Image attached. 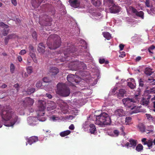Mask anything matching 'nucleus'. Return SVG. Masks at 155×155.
Listing matches in <instances>:
<instances>
[{
    "label": "nucleus",
    "mask_w": 155,
    "mask_h": 155,
    "mask_svg": "<svg viewBox=\"0 0 155 155\" xmlns=\"http://www.w3.org/2000/svg\"><path fill=\"white\" fill-rule=\"evenodd\" d=\"M145 4L146 5L147 7H150V0H146L145 2Z\"/></svg>",
    "instance_id": "50"
},
{
    "label": "nucleus",
    "mask_w": 155,
    "mask_h": 155,
    "mask_svg": "<svg viewBox=\"0 0 155 155\" xmlns=\"http://www.w3.org/2000/svg\"><path fill=\"white\" fill-rule=\"evenodd\" d=\"M69 128L70 130H74V127L73 124H71L69 127Z\"/></svg>",
    "instance_id": "58"
},
{
    "label": "nucleus",
    "mask_w": 155,
    "mask_h": 155,
    "mask_svg": "<svg viewBox=\"0 0 155 155\" xmlns=\"http://www.w3.org/2000/svg\"><path fill=\"white\" fill-rule=\"evenodd\" d=\"M120 130L123 133V135L124 136L125 135V134L124 132V127L123 126H122L120 127Z\"/></svg>",
    "instance_id": "57"
},
{
    "label": "nucleus",
    "mask_w": 155,
    "mask_h": 155,
    "mask_svg": "<svg viewBox=\"0 0 155 155\" xmlns=\"http://www.w3.org/2000/svg\"><path fill=\"white\" fill-rule=\"evenodd\" d=\"M152 70L150 68H147L145 69L144 73L147 76H150L153 72L152 71Z\"/></svg>",
    "instance_id": "30"
},
{
    "label": "nucleus",
    "mask_w": 155,
    "mask_h": 155,
    "mask_svg": "<svg viewBox=\"0 0 155 155\" xmlns=\"http://www.w3.org/2000/svg\"><path fill=\"white\" fill-rule=\"evenodd\" d=\"M56 107V105L54 102L50 101L48 102L47 109L48 110H54Z\"/></svg>",
    "instance_id": "19"
},
{
    "label": "nucleus",
    "mask_w": 155,
    "mask_h": 155,
    "mask_svg": "<svg viewBox=\"0 0 155 155\" xmlns=\"http://www.w3.org/2000/svg\"><path fill=\"white\" fill-rule=\"evenodd\" d=\"M46 107V103L45 101L39 100L38 101V111L42 112V114L43 115H42V116H43V115L45 114V113L43 112Z\"/></svg>",
    "instance_id": "11"
},
{
    "label": "nucleus",
    "mask_w": 155,
    "mask_h": 155,
    "mask_svg": "<svg viewBox=\"0 0 155 155\" xmlns=\"http://www.w3.org/2000/svg\"><path fill=\"white\" fill-rule=\"evenodd\" d=\"M141 57L140 56H138L136 58V61H139L141 59Z\"/></svg>",
    "instance_id": "63"
},
{
    "label": "nucleus",
    "mask_w": 155,
    "mask_h": 155,
    "mask_svg": "<svg viewBox=\"0 0 155 155\" xmlns=\"http://www.w3.org/2000/svg\"><path fill=\"white\" fill-rule=\"evenodd\" d=\"M32 68L31 66H28L26 69L27 73L29 74H31L32 72Z\"/></svg>",
    "instance_id": "40"
},
{
    "label": "nucleus",
    "mask_w": 155,
    "mask_h": 155,
    "mask_svg": "<svg viewBox=\"0 0 155 155\" xmlns=\"http://www.w3.org/2000/svg\"><path fill=\"white\" fill-rule=\"evenodd\" d=\"M132 118L130 117H127L125 118V123L127 125L129 124L131 122Z\"/></svg>",
    "instance_id": "36"
},
{
    "label": "nucleus",
    "mask_w": 155,
    "mask_h": 155,
    "mask_svg": "<svg viewBox=\"0 0 155 155\" xmlns=\"http://www.w3.org/2000/svg\"><path fill=\"white\" fill-rule=\"evenodd\" d=\"M57 94L63 97L69 96L71 93L70 88L64 83H59L57 85Z\"/></svg>",
    "instance_id": "5"
},
{
    "label": "nucleus",
    "mask_w": 155,
    "mask_h": 155,
    "mask_svg": "<svg viewBox=\"0 0 155 155\" xmlns=\"http://www.w3.org/2000/svg\"><path fill=\"white\" fill-rule=\"evenodd\" d=\"M155 48V46L154 45H152L149 48H148V51L149 52L152 54H153V50Z\"/></svg>",
    "instance_id": "39"
},
{
    "label": "nucleus",
    "mask_w": 155,
    "mask_h": 155,
    "mask_svg": "<svg viewBox=\"0 0 155 155\" xmlns=\"http://www.w3.org/2000/svg\"><path fill=\"white\" fill-rule=\"evenodd\" d=\"M16 35L14 34L8 35L5 38L4 42L5 45H7L10 39L15 38L16 37Z\"/></svg>",
    "instance_id": "17"
},
{
    "label": "nucleus",
    "mask_w": 155,
    "mask_h": 155,
    "mask_svg": "<svg viewBox=\"0 0 155 155\" xmlns=\"http://www.w3.org/2000/svg\"><path fill=\"white\" fill-rule=\"evenodd\" d=\"M125 146H126L127 147V148H128V147H130V142H127V143L125 144Z\"/></svg>",
    "instance_id": "61"
},
{
    "label": "nucleus",
    "mask_w": 155,
    "mask_h": 155,
    "mask_svg": "<svg viewBox=\"0 0 155 155\" xmlns=\"http://www.w3.org/2000/svg\"><path fill=\"white\" fill-rule=\"evenodd\" d=\"M35 89L34 88H31L28 89L27 90V92L28 94H31L33 93L35 91Z\"/></svg>",
    "instance_id": "43"
},
{
    "label": "nucleus",
    "mask_w": 155,
    "mask_h": 155,
    "mask_svg": "<svg viewBox=\"0 0 155 155\" xmlns=\"http://www.w3.org/2000/svg\"><path fill=\"white\" fill-rule=\"evenodd\" d=\"M11 2L15 6H16L17 5V2L16 0H11Z\"/></svg>",
    "instance_id": "54"
},
{
    "label": "nucleus",
    "mask_w": 155,
    "mask_h": 155,
    "mask_svg": "<svg viewBox=\"0 0 155 155\" xmlns=\"http://www.w3.org/2000/svg\"><path fill=\"white\" fill-rule=\"evenodd\" d=\"M143 149V146L141 144H138L136 147V150L138 152L141 151Z\"/></svg>",
    "instance_id": "33"
},
{
    "label": "nucleus",
    "mask_w": 155,
    "mask_h": 155,
    "mask_svg": "<svg viewBox=\"0 0 155 155\" xmlns=\"http://www.w3.org/2000/svg\"><path fill=\"white\" fill-rule=\"evenodd\" d=\"M148 81H152V82H150V85H155V79H153L152 78H149L148 79Z\"/></svg>",
    "instance_id": "46"
},
{
    "label": "nucleus",
    "mask_w": 155,
    "mask_h": 155,
    "mask_svg": "<svg viewBox=\"0 0 155 155\" xmlns=\"http://www.w3.org/2000/svg\"><path fill=\"white\" fill-rule=\"evenodd\" d=\"M69 2L70 5L74 8L79 7L81 3L80 0H69Z\"/></svg>",
    "instance_id": "15"
},
{
    "label": "nucleus",
    "mask_w": 155,
    "mask_h": 155,
    "mask_svg": "<svg viewBox=\"0 0 155 155\" xmlns=\"http://www.w3.org/2000/svg\"><path fill=\"white\" fill-rule=\"evenodd\" d=\"M142 102L143 105L147 106L149 103V98H143Z\"/></svg>",
    "instance_id": "31"
},
{
    "label": "nucleus",
    "mask_w": 155,
    "mask_h": 155,
    "mask_svg": "<svg viewBox=\"0 0 155 155\" xmlns=\"http://www.w3.org/2000/svg\"><path fill=\"white\" fill-rule=\"evenodd\" d=\"M68 81L72 84L78 83L81 81V78L76 75L73 74H68L67 76Z\"/></svg>",
    "instance_id": "9"
},
{
    "label": "nucleus",
    "mask_w": 155,
    "mask_h": 155,
    "mask_svg": "<svg viewBox=\"0 0 155 155\" xmlns=\"http://www.w3.org/2000/svg\"><path fill=\"white\" fill-rule=\"evenodd\" d=\"M38 138L37 136H33L29 137L27 141L28 143L31 145L33 143L38 141Z\"/></svg>",
    "instance_id": "20"
},
{
    "label": "nucleus",
    "mask_w": 155,
    "mask_h": 155,
    "mask_svg": "<svg viewBox=\"0 0 155 155\" xmlns=\"http://www.w3.org/2000/svg\"><path fill=\"white\" fill-rule=\"evenodd\" d=\"M6 109L3 110V107L0 105V114L2 118V121L4 122L10 120V124L5 125L7 127L13 126L18 120V117L14 114V112L9 106H7Z\"/></svg>",
    "instance_id": "1"
},
{
    "label": "nucleus",
    "mask_w": 155,
    "mask_h": 155,
    "mask_svg": "<svg viewBox=\"0 0 155 155\" xmlns=\"http://www.w3.org/2000/svg\"><path fill=\"white\" fill-rule=\"evenodd\" d=\"M146 117L147 118V119H149V118H152V116H151V115L150 114H146Z\"/></svg>",
    "instance_id": "60"
},
{
    "label": "nucleus",
    "mask_w": 155,
    "mask_h": 155,
    "mask_svg": "<svg viewBox=\"0 0 155 155\" xmlns=\"http://www.w3.org/2000/svg\"><path fill=\"white\" fill-rule=\"evenodd\" d=\"M17 59L18 60V61L20 62L22 60V58L20 56H18V57H17Z\"/></svg>",
    "instance_id": "59"
},
{
    "label": "nucleus",
    "mask_w": 155,
    "mask_h": 155,
    "mask_svg": "<svg viewBox=\"0 0 155 155\" xmlns=\"http://www.w3.org/2000/svg\"><path fill=\"white\" fill-rule=\"evenodd\" d=\"M61 43V38L58 35H51L48 38L47 44L49 48L55 49L59 48Z\"/></svg>",
    "instance_id": "2"
},
{
    "label": "nucleus",
    "mask_w": 155,
    "mask_h": 155,
    "mask_svg": "<svg viewBox=\"0 0 155 155\" xmlns=\"http://www.w3.org/2000/svg\"><path fill=\"white\" fill-rule=\"evenodd\" d=\"M90 127L89 130L91 134H94L95 131H96V128L95 125L93 124H91L90 125Z\"/></svg>",
    "instance_id": "27"
},
{
    "label": "nucleus",
    "mask_w": 155,
    "mask_h": 155,
    "mask_svg": "<svg viewBox=\"0 0 155 155\" xmlns=\"http://www.w3.org/2000/svg\"><path fill=\"white\" fill-rule=\"evenodd\" d=\"M32 36L33 38L35 40L37 39V35L35 31H34L32 33Z\"/></svg>",
    "instance_id": "47"
},
{
    "label": "nucleus",
    "mask_w": 155,
    "mask_h": 155,
    "mask_svg": "<svg viewBox=\"0 0 155 155\" xmlns=\"http://www.w3.org/2000/svg\"><path fill=\"white\" fill-rule=\"evenodd\" d=\"M30 56L32 58L36 57L35 54L34 53H31L30 54Z\"/></svg>",
    "instance_id": "62"
},
{
    "label": "nucleus",
    "mask_w": 155,
    "mask_h": 155,
    "mask_svg": "<svg viewBox=\"0 0 155 155\" xmlns=\"http://www.w3.org/2000/svg\"><path fill=\"white\" fill-rule=\"evenodd\" d=\"M153 140L150 139L147 140V146L149 147V149H150V147H152V146L153 145Z\"/></svg>",
    "instance_id": "35"
},
{
    "label": "nucleus",
    "mask_w": 155,
    "mask_h": 155,
    "mask_svg": "<svg viewBox=\"0 0 155 155\" xmlns=\"http://www.w3.org/2000/svg\"><path fill=\"white\" fill-rule=\"evenodd\" d=\"M10 67L11 72L12 73H13L15 69V67L14 64L12 63L11 64Z\"/></svg>",
    "instance_id": "42"
},
{
    "label": "nucleus",
    "mask_w": 155,
    "mask_h": 155,
    "mask_svg": "<svg viewBox=\"0 0 155 155\" xmlns=\"http://www.w3.org/2000/svg\"><path fill=\"white\" fill-rule=\"evenodd\" d=\"M104 37L108 40L111 38V36L110 34L107 32H104L102 34Z\"/></svg>",
    "instance_id": "29"
},
{
    "label": "nucleus",
    "mask_w": 155,
    "mask_h": 155,
    "mask_svg": "<svg viewBox=\"0 0 155 155\" xmlns=\"http://www.w3.org/2000/svg\"><path fill=\"white\" fill-rule=\"evenodd\" d=\"M99 62L101 64L105 63L106 64H108L109 61H105L104 58H100L99 59Z\"/></svg>",
    "instance_id": "38"
},
{
    "label": "nucleus",
    "mask_w": 155,
    "mask_h": 155,
    "mask_svg": "<svg viewBox=\"0 0 155 155\" xmlns=\"http://www.w3.org/2000/svg\"><path fill=\"white\" fill-rule=\"evenodd\" d=\"M50 72L51 74L52 75H55L59 72V71L58 68L53 67L50 68Z\"/></svg>",
    "instance_id": "24"
},
{
    "label": "nucleus",
    "mask_w": 155,
    "mask_h": 155,
    "mask_svg": "<svg viewBox=\"0 0 155 155\" xmlns=\"http://www.w3.org/2000/svg\"><path fill=\"white\" fill-rule=\"evenodd\" d=\"M26 53V51L25 50H22L19 53V54L23 55Z\"/></svg>",
    "instance_id": "52"
},
{
    "label": "nucleus",
    "mask_w": 155,
    "mask_h": 155,
    "mask_svg": "<svg viewBox=\"0 0 155 155\" xmlns=\"http://www.w3.org/2000/svg\"><path fill=\"white\" fill-rule=\"evenodd\" d=\"M46 96L49 99L52 98V96L49 93H46Z\"/></svg>",
    "instance_id": "56"
},
{
    "label": "nucleus",
    "mask_w": 155,
    "mask_h": 155,
    "mask_svg": "<svg viewBox=\"0 0 155 155\" xmlns=\"http://www.w3.org/2000/svg\"><path fill=\"white\" fill-rule=\"evenodd\" d=\"M52 21V19L51 18L49 17H47V18H45V20L44 22V24L43 25L45 27H43V29H45L47 31H49L50 30L49 29H48L46 28V27L48 26H50L51 25V22Z\"/></svg>",
    "instance_id": "16"
},
{
    "label": "nucleus",
    "mask_w": 155,
    "mask_h": 155,
    "mask_svg": "<svg viewBox=\"0 0 155 155\" xmlns=\"http://www.w3.org/2000/svg\"><path fill=\"white\" fill-rule=\"evenodd\" d=\"M42 85V83L40 81H38L36 84V86L38 88L41 87Z\"/></svg>",
    "instance_id": "49"
},
{
    "label": "nucleus",
    "mask_w": 155,
    "mask_h": 155,
    "mask_svg": "<svg viewBox=\"0 0 155 155\" xmlns=\"http://www.w3.org/2000/svg\"><path fill=\"white\" fill-rule=\"evenodd\" d=\"M68 47L64 52L65 58L74 56V53L76 51V49L74 46L71 45L70 44H68Z\"/></svg>",
    "instance_id": "7"
},
{
    "label": "nucleus",
    "mask_w": 155,
    "mask_h": 155,
    "mask_svg": "<svg viewBox=\"0 0 155 155\" xmlns=\"http://www.w3.org/2000/svg\"><path fill=\"white\" fill-rule=\"evenodd\" d=\"M104 3L105 5L110 7L114 3V0H104Z\"/></svg>",
    "instance_id": "26"
},
{
    "label": "nucleus",
    "mask_w": 155,
    "mask_h": 155,
    "mask_svg": "<svg viewBox=\"0 0 155 155\" xmlns=\"http://www.w3.org/2000/svg\"><path fill=\"white\" fill-rule=\"evenodd\" d=\"M45 48L43 43H40L38 45L37 50L39 53H43L45 51Z\"/></svg>",
    "instance_id": "21"
},
{
    "label": "nucleus",
    "mask_w": 155,
    "mask_h": 155,
    "mask_svg": "<svg viewBox=\"0 0 155 155\" xmlns=\"http://www.w3.org/2000/svg\"><path fill=\"white\" fill-rule=\"evenodd\" d=\"M69 67L73 71H77L79 69H84L86 65L83 62L75 61L71 62L69 64Z\"/></svg>",
    "instance_id": "6"
},
{
    "label": "nucleus",
    "mask_w": 155,
    "mask_h": 155,
    "mask_svg": "<svg viewBox=\"0 0 155 155\" xmlns=\"http://www.w3.org/2000/svg\"><path fill=\"white\" fill-rule=\"evenodd\" d=\"M9 30H6L5 28H4L2 31V34L3 36H6L9 33Z\"/></svg>",
    "instance_id": "37"
},
{
    "label": "nucleus",
    "mask_w": 155,
    "mask_h": 155,
    "mask_svg": "<svg viewBox=\"0 0 155 155\" xmlns=\"http://www.w3.org/2000/svg\"><path fill=\"white\" fill-rule=\"evenodd\" d=\"M137 127L139 130L142 133L145 132L147 134H149L153 132V126L152 125L150 126V129L147 130V131L146 130L144 125L142 123H139Z\"/></svg>",
    "instance_id": "10"
},
{
    "label": "nucleus",
    "mask_w": 155,
    "mask_h": 155,
    "mask_svg": "<svg viewBox=\"0 0 155 155\" xmlns=\"http://www.w3.org/2000/svg\"><path fill=\"white\" fill-rule=\"evenodd\" d=\"M124 46V45L122 44H120L119 46L120 50V51L122 50L123 49Z\"/></svg>",
    "instance_id": "55"
},
{
    "label": "nucleus",
    "mask_w": 155,
    "mask_h": 155,
    "mask_svg": "<svg viewBox=\"0 0 155 155\" xmlns=\"http://www.w3.org/2000/svg\"><path fill=\"white\" fill-rule=\"evenodd\" d=\"M120 7L114 3L109 8L110 12L112 13H117L120 10Z\"/></svg>",
    "instance_id": "14"
},
{
    "label": "nucleus",
    "mask_w": 155,
    "mask_h": 155,
    "mask_svg": "<svg viewBox=\"0 0 155 155\" xmlns=\"http://www.w3.org/2000/svg\"><path fill=\"white\" fill-rule=\"evenodd\" d=\"M95 124L103 127L106 125H110L111 123L110 118L106 113L103 112L98 115H95Z\"/></svg>",
    "instance_id": "3"
},
{
    "label": "nucleus",
    "mask_w": 155,
    "mask_h": 155,
    "mask_svg": "<svg viewBox=\"0 0 155 155\" xmlns=\"http://www.w3.org/2000/svg\"><path fill=\"white\" fill-rule=\"evenodd\" d=\"M43 0H35V3H36V4H35L36 6L38 7L39 6Z\"/></svg>",
    "instance_id": "45"
},
{
    "label": "nucleus",
    "mask_w": 155,
    "mask_h": 155,
    "mask_svg": "<svg viewBox=\"0 0 155 155\" xmlns=\"http://www.w3.org/2000/svg\"><path fill=\"white\" fill-rule=\"evenodd\" d=\"M115 115L117 117H122L125 115V114L122 109L120 108L117 109L114 112Z\"/></svg>",
    "instance_id": "18"
},
{
    "label": "nucleus",
    "mask_w": 155,
    "mask_h": 155,
    "mask_svg": "<svg viewBox=\"0 0 155 155\" xmlns=\"http://www.w3.org/2000/svg\"><path fill=\"white\" fill-rule=\"evenodd\" d=\"M122 101L125 107L132 110V113H137L141 112L140 110V107L135 106L134 104L136 101L133 99L126 98L123 99Z\"/></svg>",
    "instance_id": "4"
},
{
    "label": "nucleus",
    "mask_w": 155,
    "mask_h": 155,
    "mask_svg": "<svg viewBox=\"0 0 155 155\" xmlns=\"http://www.w3.org/2000/svg\"><path fill=\"white\" fill-rule=\"evenodd\" d=\"M146 140L147 139L146 138H143L142 139L141 141L143 145H147V141Z\"/></svg>",
    "instance_id": "48"
},
{
    "label": "nucleus",
    "mask_w": 155,
    "mask_h": 155,
    "mask_svg": "<svg viewBox=\"0 0 155 155\" xmlns=\"http://www.w3.org/2000/svg\"><path fill=\"white\" fill-rule=\"evenodd\" d=\"M113 132L115 136L117 137L119 135V133L118 130H114Z\"/></svg>",
    "instance_id": "51"
},
{
    "label": "nucleus",
    "mask_w": 155,
    "mask_h": 155,
    "mask_svg": "<svg viewBox=\"0 0 155 155\" xmlns=\"http://www.w3.org/2000/svg\"><path fill=\"white\" fill-rule=\"evenodd\" d=\"M71 133V131L68 130L61 132L60 134V135L61 137H64L68 135Z\"/></svg>",
    "instance_id": "28"
},
{
    "label": "nucleus",
    "mask_w": 155,
    "mask_h": 155,
    "mask_svg": "<svg viewBox=\"0 0 155 155\" xmlns=\"http://www.w3.org/2000/svg\"><path fill=\"white\" fill-rule=\"evenodd\" d=\"M28 48L29 50L31 52V51H34V48L32 45H30L29 46Z\"/></svg>",
    "instance_id": "53"
},
{
    "label": "nucleus",
    "mask_w": 155,
    "mask_h": 155,
    "mask_svg": "<svg viewBox=\"0 0 155 155\" xmlns=\"http://www.w3.org/2000/svg\"><path fill=\"white\" fill-rule=\"evenodd\" d=\"M139 86L143 87L144 85V82L142 78L140 79L139 80Z\"/></svg>",
    "instance_id": "44"
},
{
    "label": "nucleus",
    "mask_w": 155,
    "mask_h": 155,
    "mask_svg": "<svg viewBox=\"0 0 155 155\" xmlns=\"http://www.w3.org/2000/svg\"><path fill=\"white\" fill-rule=\"evenodd\" d=\"M19 87V85L18 84H15L14 86V87L15 88H18Z\"/></svg>",
    "instance_id": "64"
},
{
    "label": "nucleus",
    "mask_w": 155,
    "mask_h": 155,
    "mask_svg": "<svg viewBox=\"0 0 155 155\" xmlns=\"http://www.w3.org/2000/svg\"><path fill=\"white\" fill-rule=\"evenodd\" d=\"M38 118L33 117H29L28 118V124L31 126H34L36 124L35 122H36L38 120L41 121H45L46 119L45 117H41L42 116V114H38Z\"/></svg>",
    "instance_id": "8"
},
{
    "label": "nucleus",
    "mask_w": 155,
    "mask_h": 155,
    "mask_svg": "<svg viewBox=\"0 0 155 155\" xmlns=\"http://www.w3.org/2000/svg\"><path fill=\"white\" fill-rule=\"evenodd\" d=\"M91 3L94 6L97 7H99L101 4V2L99 0L91 1Z\"/></svg>",
    "instance_id": "32"
},
{
    "label": "nucleus",
    "mask_w": 155,
    "mask_h": 155,
    "mask_svg": "<svg viewBox=\"0 0 155 155\" xmlns=\"http://www.w3.org/2000/svg\"><path fill=\"white\" fill-rule=\"evenodd\" d=\"M128 86L131 89H134L136 87V83L134 78H130V81L127 83Z\"/></svg>",
    "instance_id": "22"
},
{
    "label": "nucleus",
    "mask_w": 155,
    "mask_h": 155,
    "mask_svg": "<svg viewBox=\"0 0 155 155\" xmlns=\"http://www.w3.org/2000/svg\"><path fill=\"white\" fill-rule=\"evenodd\" d=\"M43 81L45 83H49L51 82V80L50 79L48 78L47 77H45L43 78Z\"/></svg>",
    "instance_id": "41"
},
{
    "label": "nucleus",
    "mask_w": 155,
    "mask_h": 155,
    "mask_svg": "<svg viewBox=\"0 0 155 155\" xmlns=\"http://www.w3.org/2000/svg\"><path fill=\"white\" fill-rule=\"evenodd\" d=\"M126 91L123 89H120L119 90L118 94H117V97L120 99L121 97H123L125 94H126Z\"/></svg>",
    "instance_id": "23"
},
{
    "label": "nucleus",
    "mask_w": 155,
    "mask_h": 155,
    "mask_svg": "<svg viewBox=\"0 0 155 155\" xmlns=\"http://www.w3.org/2000/svg\"><path fill=\"white\" fill-rule=\"evenodd\" d=\"M146 91L149 94H155V86L150 88L149 90H147Z\"/></svg>",
    "instance_id": "34"
},
{
    "label": "nucleus",
    "mask_w": 155,
    "mask_h": 155,
    "mask_svg": "<svg viewBox=\"0 0 155 155\" xmlns=\"http://www.w3.org/2000/svg\"><path fill=\"white\" fill-rule=\"evenodd\" d=\"M34 103L33 99L29 97H26L23 101V105L25 107H29L32 105Z\"/></svg>",
    "instance_id": "13"
},
{
    "label": "nucleus",
    "mask_w": 155,
    "mask_h": 155,
    "mask_svg": "<svg viewBox=\"0 0 155 155\" xmlns=\"http://www.w3.org/2000/svg\"><path fill=\"white\" fill-rule=\"evenodd\" d=\"M129 9L131 11V12L137 17L140 18L142 19H144V12L142 11L138 12L134 7L130 6L129 7Z\"/></svg>",
    "instance_id": "12"
},
{
    "label": "nucleus",
    "mask_w": 155,
    "mask_h": 155,
    "mask_svg": "<svg viewBox=\"0 0 155 155\" xmlns=\"http://www.w3.org/2000/svg\"><path fill=\"white\" fill-rule=\"evenodd\" d=\"M129 141L130 143V147H133L134 148L136 146L137 144V140H135L132 139H130Z\"/></svg>",
    "instance_id": "25"
}]
</instances>
